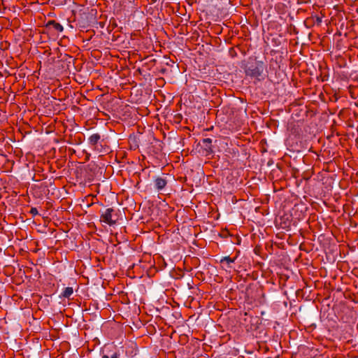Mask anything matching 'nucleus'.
<instances>
[{
  "label": "nucleus",
  "instance_id": "f257e3e1",
  "mask_svg": "<svg viewBox=\"0 0 358 358\" xmlns=\"http://www.w3.org/2000/svg\"><path fill=\"white\" fill-rule=\"evenodd\" d=\"M244 72L247 76L251 78L259 77L264 69V63L257 60L256 57H250L248 62L243 66Z\"/></svg>",
  "mask_w": 358,
  "mask_h": 358
},
{
  "label": "nucleus",
  "instance_id": "f03ea898",
  "mask_svg": "<svg viewBox=\"0 0 358 358\" xmlns=\"http://www.w3.org/2000/svg\"><path fill=\"white\" fill-rule=\"evenodd\" d=\"M102 358H119V353L117 352L116 346L114 345H106L102 350Z\"/></svg>",
  "mask_w": 358,
  "mask_h": 358
},
{
  "label": "nucleus",
  "instance_id": "7ed1b4c3",
  "mask_svg": "<svg viewBox=\"0 0 358 358\" xmlns=\"http://www.w3.org/2000/svg\"><path fill=\"white\" fill-rule=\"evenodd\" d=\"M114 212L113 208H108L103 212L100 217V220L108 224L110 226L114 225L116 222L112 219V213Z\"/></svg>",
  "mask_w": 358,
  "mask_h": 358
},
{
  "label": "nucleus",
  "instance_id": "20e7f679",
  "mask_svg": "<svg viewBox=\"0 0 358 358\" xmlns=\"http://www.w3.org/2000/svg\"><path fill=\"white\" fill-rule=\"evenodd\" d=\"M45 28L48 31H52L57 34H59V33L63 31V30H64L62 25L60 23L57 22L55 20L48 21L45 25Z\"/></svg>",
  "mask_w": 358,
  "mask_h": 358
},
{
  "label": "nucleus",
  "instance_id": "39448f33",
  "mask_svg": "<svg viewBox=\"0 0 358 358\" xmlns=\"http://www.w3.org/2000/svg\"><path fill=\"white\" fill-rule=\"evenodd\" d=\"M154 182L155 186L157 191H161L167 185V180H166V178L159 176L156 177Z\"/></svg>",
  "mask_w": 358,
  "mask_h": 358
},
{
  "label": "nucleus",
  "instance_id": "423d86ee",
  "mask_svg": "<svg viewBox=\"0 0 358 358\" xmlns=\"http://www.w3.org/2000/svg\"><path fill=\"white\" fill-rule=\"evenodd\" d=\"M202 146L203 147L206 155L212 154L213 152L212 148V139L210 138H203L202 140Z\"/></svg>",
  "mask_w": 358,
  "mask_h": 358
},
{
  "label": "nucleus",
  "instance_id": "0eeeda50",
  "mask_svg": "<svg viewBox=\"0 0 358 358\" xmlns=\"http://www.w3.org/2000/svg\"><path fill=\"white\" fill-rule=\"evenodd\" d=\"M236 259V257L231 258L229 256L224 257L220 259V263L222 264V267L227 270L231 268V264L235 262Z\"/></svg>",
  "mask_w": 358,
  "mask_h": 358
},
{
  "label": "nucleus",
  "instance_id": "6e6552de",
  "mask_svg": "<svg viewBox=\"0 0 358 358\" xmlns=\"http://www.w3.org/2000/svg\"><path fill=\"white\" fill-rule=\"evenodd\" d=\"M100 139H101L100 134H94L89 137L88 141H89L90 145H91L92 146H96Z\"/></svg>",
  "mask_w": 358,
  "mask_h": 358
},
{
  "label": "nucleus",
  "instance_id": "1a4fd4ad",
  "mask_svg": "<svg viewBox=\"0 0 358 358\" xmlns=\"http://www.w3.org/2000/svg\"><path fill=\"white\" fill-rule=\"evenodd\" d=\"M73 292V288L68 287H66L62 293V296L65 298H69Z\"/></svg>",
  "mask_w": 358,
  "mask_h": 358
},
{
  "label": "nucleus",
  "instance_id": "9d476101",
  "mask_svg": "<svg viewBox=\"0 0 358 358\" xmlns=\"http://www.w3.org/2000/svg\"><path fill=\"white\" fill-rule=\"evenodd\" d=\"M30 213L33 215V216H35L36 215L38 214V210L36 208H34V207H32L30 210Z\"/></svg>",
  "mask_w": 358,
  "mask_h": 358
},
{
  "label": "nucleus",
  "instance_id": "9b49d317",
  "mask_svg": "<svg viewBox=\"0 0 358 358\" xmlns=\"http://www.w3.org/2000/svg\"><path fill=\"white\" fill-rule=\"evenodd\" d=\"M317 23L321 22V19L320 17H317Z\"/></svg>",
  "mask_w": 358,
  "mask_h": 358
}]
</instances>
